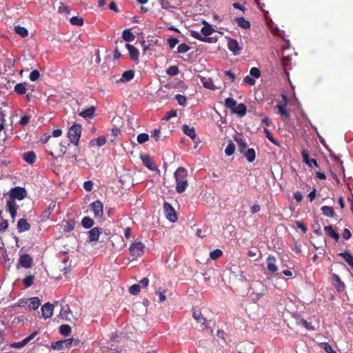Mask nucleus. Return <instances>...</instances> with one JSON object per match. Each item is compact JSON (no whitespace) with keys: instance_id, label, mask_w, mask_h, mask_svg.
<instances>
[{"instance_id":"nucleus-9","label":"nucleus","mask_w":353,"mask_h":353,"mask_svg":"<svg viewBox=\"0 0 353 353\" xmlns=\"http://www.w3.org/2000/svg\"><path fill=\"white\" fill-rule=\"evenodd\" d=\"M281 97H282V99H283V104H278L276 105V108L278 109L279 114L282 117H284L285 118H288V119L290 117V114H289L288 112L286 110V105H287V102H288V97L284 94H282Z\"/></svg>"},{"instance_id":"nucleus-35","label":"nucleus","mask_w":353,"mask_h":353,"mask_svg":"<svg viewBox=\"0 0 353 353\" xmlns=\"http://www.w3.org/2000/svg\"><path fill=\"white\" fill-rule=\"evenodd\" d=\"M81 225L85 229L91 228L94 225V221L89 216H84L81 220Z\"/></svg>"},{"instance_id":"nucleus-16","label":"nucleus","mask_w":353,"mask_h":353,"mask_svg":"<svg viewBox=\"0 0 353 353\" xmlns=\"http://www.w3.org/2000/svg\"><path fill=\"white\" fill-rule=\"evenodd\" d=\"M125 47L128 50L131 59L134 61H138L139 58V50L134 46L128 43L125 44Z\"/></svg>"},{"instance_id":"nucleus-56","label":"nucleus","mask_w":353,"mask_h":353,"mask_svg":"<svg viewBox=\"0 0 353 353\" xmlns=\"http://www.w3.org/2000/svg\"><path fill=\"white\" fill-rule=\"evenodd\" d=\"M190 48L186 43H181L177 47L179 53H185L190 50Z\"/></svg>"},{"instance_id":"nucleus-60","label":"nucleus","mask_w":353,"mask_h":353,"mask_svg":"<svg viewBox=\"0 0 353 353\" xmlns=\"http://www.w3.org/2000/svg\"><path fill=\"white\" fill-rule=\"evenodd\" d=\"M321 346L327 353H336L327 343H322Z\"/></svg>"},{"instance_id":"nucleus-3","label":"nucleus","mask_w":353,"mask_h":353,"mask_svg":"<svg viewBox=\"0 0 353 353\" xmlns=\"http://www.w3.org/2000/svg\"><path fill=\"white\" fill-rule=\"evenodd\" d=\"M26 195L27 192L25 188L17 186L10 189L9 198L14 200H22L26 196Z\"/></svg>"},{"instance_id":"nucleus-5","label":"nucleus","mask_w":353,"mask_h":353,"mask_svg":"<svg viewBox=\"0 0 353 353\" xmlns=\"http://www.w3.org/2000/svg\"><path fill=\"white\" fill-rule=\"evenodd\" d=\"M92 210L96 219H101L103 215V204L99 200L90 204Z\"/></svg>"},{"instance_id":"nucleus-59","label":"nucleus","mask_w":353,"mask_h":353,"mask_svg":"<svg viewBox=\"0 0 353 353\" xmlns=\"http://www.w3.org/2000/svg\"><path fill=\"white\" fill-rule=\"evenodd\" d=\"M40 77V73L37 70H32L29 76L30 80L32 81H37Z\"/></svg>"},{"instance_id":"nucleus-45","label":"nucleus","mask_w":353,"mask_h":353,"mask_svg":"<svg viewBox=\"0 0 353 353\" xmlns=\"http://www.w3.org/2000/svg\"><path fill=\"white\" fill-rule=\"evenodd\" d=\"M2 259L3 261L5 268L7 269H9L12 263L10 261V259L8 257L6 250H4L3 252L2 253Z\"/></svg>"},{"instance_id":"nucleus-28","label":"nucleus","mask_w":353,"mask_h":353,"mask_svg":"<svg viewBox=\"0 0 353 353\" xmlns=\"http://www.w3.org/2000/svg\"><path fill=\"white\" fill-rule=\"evenodd\" d=\"M134 77V71L133 70H126L122 74L120 81L122 82H128L131 81Z\"/></svg>"},{"instance_id":"nucleus-27","label":"nucleus","mask_w":353,"mask_h":353,"mask_svg":"<svg viewBox=\"0 0 353 353\" xmlns=\"http://www.w3.org/2000/svg\"><path fill=\"white\" fill-rule=\"evenodd\" d=\"M339 256H341L353 268V256L349 251L339 253Z\"/></svg>"},{"instance_id":"nucleus-54","label":"nucleus","mask_w":353,"mask_h":353,"mask_svg":"<svg viewBox=\"0 0 353 353\" xmlns=\"http://www.w3.org/2000/svg\"><path fill=\"white\" fill-rule=\"evenodd\" d=\"M74 227H75V223L74 221H69L68 222H66L65 226H64V232H70L71 231H72L74 229Z\"/></svg>"},{"instance_id":"nucleus-39","label":"nucleus","mask_w":353,"mask_h":353,"mask_svg":"<svg viewBox=\"0 0 353 353\" xmlns=\"http://www.w3.org/2000/svg\"><path fill=\"white\" fill-rule=\"evenodd\" d=\"M15 32L22 37H26L28 35V30L22 26H17L14 27Z\"/></svg>"},{"instance_id":"nucleus-14","label":"nucleus","mask_w":353,"mask_h":353,"mask_svg":"<svg viewBox=\"0 0 353 353\" xmlns=\"http://www.w3.org/2000/svg\"><path fill=\"white\" fill-rule=\"evenodd\" d=\"M53 305L50 303H45L41 307L42 316L45 319H49L53 314Z\"/></svg>"},{"instance_id":"nucleus-43","label":"nucleus","mask_w":353,"mask_h":353,"mask_svg":"<svg viewBox=\"0 0 353 353\" xmlns=\"http://www.w3.org/2000/svg\"><path fill=\"white\" fill-rule=\"evenodd\" d=\"M59 332L63 336H69L71 332V327L68 325H61L59 327Z\"/></svg>"},{"instance_id":"nucleus-62","label":"nucleus","mask_w":353,"mask_h":353,"mask_svg":"<svg viewBox=\"0 0 353 353\" xmlns=\"http://www.w3.org/2000/svg\"><path fill=\"white\" fill-rule=\"evenodd\" d=\"M168 43L170 48H174L176 45L179 43V39L174 37H172L168 39Z\"/></svg>"},{"instance_id":"nucleus-52","label":"nucleus","mask_w":353,"mask_h":353,"mask_svg":"<svg viewBox=\"0 0 353 353\" xmlns=\"http://www.w3.org/2000/svg\"><path fill=\"white\" fill-rule=\"evenodd\" d=\"M223 254V252L219 249H216L210 253V259L212 260H216L221 257Z\"/></svg>"},{"instance_id":"nucleus-40","label":"nucleus","mask_w":353,"mask_h":353,"mask_svg":"<svg viewBox=\"0 0 353 353\" xmlns=\"http://www.w3.org/2000/svg\"><path fill=\"white\" fill-rule=\"evenodd\" d=\"M235 141H236L237 145H238V150L241 153H243L245 151L246 148H247L246 143L240 137L236 138Z\"/></svg>"},{"instance_id":"nucleus-49","label":"nucleus","mask_w":353,"mask_h":353,"mask_svg":"<svg viewBox=\"0 0 353 353\" xmlns=\"http://www.w3.org/2000/svg\"><path fill=\"white\" fill-rule=\"evenodd\" d=\"M234 150H235L234 144L232 142L230 141V143H228V145H227V147L225 150V154L227 156H231L232 154H234Z\"/></svg>"},{"instance_id":"nucleus-11","label":"nucleus","mask_w":353,"mask_h":353,"mask_svg":"<svg viewBox=\"0 0 353 353\" xmlns=\"http://www.w3.org/2000/svg\"><path fill=\"white\" fill-rule=\"evenodd\" d=\"M33 260L28 254H22L19 260V264L25 268H30L32 265Z\"/></svg>"},{"instance_id":"nucleus-46","label":"nucleus","mask_w":353,"mask_h":353,"mask_svg":"<svg viewBox=\"0 0 353 353\" xmlns=\"http://www.w3.org/2000/svg\"><path fill=\"white\" fill-rule=\"evenodd\" d=\"M236 104V100H234L232 98H226L225 99V105L231 110V111L235 108V105Z\"/></svg>"},{"instance_id":"nucleus-21","label":"nucleus","mask_w":353,"mask_h":353,"mask_svg":"<svg viewBox=\"0 0 353 353\" xmlns=\"http://www.w3.org/2000/svg\"><path fill=\"white\" fill-rule=\"evenodd\" d=\"M30 228V225L26 219H21L17 223V230L19 232L28 231Z\"/></svg>"},{"instance_id":"nucleus-32","label":"nucleus","mask_w":353,"mask_h":353,"mask_svg":"<svg viewBox=\"0 0 353 353\" xmlns=\"http://www.w3.org/2000/svg\"><path fill=\"white\" fill-rule=\"evenodd\" d=\"M235 21L237 25L244 29H248L250 27V23L248 20H246L244 17H236L235 19Z\"/></svg>"},{"instance_id":"nucleus-4","label":"nucleus","mask_w":353,"mask_h":353,"mask_svg":"<svg viewBox=\"0 0 353 353\" xmlns=\"http://www.w3.org/2000/svg\"><path fill=\"white\" fill-rule=\"evenodd\" d=\"M163 211L166 218L171 222L174 223L177 220V216L174 208L168 202L163 203Z\"/></svg>"},{"instance_id":"nucleus-64","label":"nucleus","mask_w":353,"mask_h":353,"mask_svg":"<svg viewBox=\"0 0 353 353\" xmlns=\"http://www.w3.org/2000/svg\"><path fill=\"white\" fill-rule=\"evenodd\" d=\"M176 116V110H171L167 112L166 115L164 117V119L166 121L170 120V119Z\"/></svg>"},{"instance_id":"nucleus-37","label":"nucleus","mask_w":353,"mask_h":353,"mask_svg":"<svg viewBox=\"0 0 353 353\" xmlns=\"http://www.w3.org/2000/svg\"><path fill=\"white\" fill-rule=\"evenodd\" d=\"M14 92L20 95L25 94L26 92V83H17L14 88Z\"/></svg>"},{"instance_id":"nucleus-34","label":"nucleus","mask_w":353,"mask_h":353,"mask_svg":"<svg viewBox=\"0 0 353 353\" xmlns=\"http://www.w3.org/2000/svg\"><path fill=\"white\" fill-rule=\"evenodd\" d=\"M272 32L273 34L282 38L287 43L288 46H290V40L285 38V33L284 30H280L278 27H275L272 28Z\"/></svg>"},{"instance_id":"nucleus-44","label":"nucleus","mask_w":353,"mask_h":353,"mask_svg":"<svg viewBox=\"0 0 353 353\" xmlns=\"http://www.w3.org/2000/svg\"><path fill=\"white\" fill-rule=\"evenodd\" d=\"M70 22L72 25L81 26L83 25V19L79 17H72L70 19Z\"/></svg>"},{"instance_id":"nucleus-48","label":"nucleus","mask_w":353,"mask_h":353,"mask_svg":"<svg viewBox=\"0 0 353 353\" xmlns=\"http://www.w3.org/2000/svg\"><path fill=\"white\" fill-rule=\"evenodd\" d=\"M34 279V275H29V276H27L26 278H24L23 283V285H25V287L26 288L30 287L33 284Z\"/></svg>"},{"instance_id":"nucleus-50","label":"nucleus","mask_w":353,"mask_h":353,"mask_svg":"<svg viewBox=\"0 0 353 353\" xmlns=\"http://www.w3.org/2000/svg\"><path fill=\"white\" fill-rule=\"evenodd\" d=\"M263 131L265 134V137L271 143L276 145H279V142L273 137L269 130H268L267 128H264Z\"/></svg>"},{"instance_id":"nucleus-31","label":"nucleus","mask_w":353,"mask_h":353,"mask_svg":"<svg viewBox=\"0 0 353 353\" xmlns=\"http://www.w3.org/2000/svg\"><path fill=\"white\" fill-rule=\"evenodd\" d=\"M201 81L205 88L210 90H215L216 86L214 85L212 80L210 78L202 77Z\"/></svg>"},{"instance_id":"nucleus-33","label":"nucleus","mask_w":353,"mask_h":353,"mask_svg":"<svg viewBox=\"0 0 353 353\" xmlns=\"http://www.w3.org/2000/svg\"><path fill=\"white\" fill-rule=\"evenodd\" d=\"M23 160L28 163L32 164L36 159V155L33 152H27L23 154Z\"/></svg>"},{"instance_id":"nucleus-57","label":"nucleus","mask_w":353,"mask_h":353,"mask_svg":"<svg viewBox=\"0 0 353 353\" xmlns=\"http://www.w3.org/2000/svg\"><path fill=\"white\" fill-rule=\"evenodd\" d=\"M250 74L254 78H259L261 76V72L259 68L252 67L250 70Z\"/></svg>"},{"instance_id":"nucleus-47","label":"nucleus","mask_w":353,"mask_h":353,"mask_svg":"<svg viewBox=\"0 0 353 353\" xmlns=\"http://www.w3.org/2000/svg\"><path fill=\"white\" fill-rule=\"evenodd\" d=\"M79 153V149L77 146H75L74 150L68 152V155L70 156V162L74 163L77 161V158Z\"/></svg>"},{"instance_id":"nucleus-26","label":"nucleus","mask_w":353,"mask_h":353,"mask_svg":"<svg viewBox=\"0 0 353 353\" xmlns=\"http://www.w3.org/2000/svg\"><path fill=\"white\" fill-rule=\"evenodd\" d=\"M190 34L192 37L196 39L201 41L210 43L211 42V38L210 37H203L201 34L196 30H190Z\"/></svg>"},{"instance_id":"nucleus-10","label":"nucleus","mask_w":353,"mask_h":353,"mask_svg":"<svg viewBox=\"0 0 353 353\" xmlns=\"http://www.w3.org/2000/svg\"><path fill=\"white\" fill-rule=\"evenodd\" d=\"M276 259L275 256L272 255H269L268 256L266 259L267 269L272 274H274L278 271V267L276 265Z\"/></svg>"},{"instance_id":"nucleus-36","label":"nucleus","mask_w":353,"mask_h":353,"mask_svg":"<svg viewBox=\"0 0 353 353\" xmlns=\"http://www.w3.org/2000/svg\"><path fill=\"white\" fill-rule=\"evenodd\" d=\"M244 155L249 162H253L256 158L255 150L253 148H249L244 152Z\"/></svg>"},{"instance_id":"nucleus-8","label":"nucleus","mask_w":353,"mask_h":353,"mask_svg":"<svg viewBox=\"0 0 353 353\" xmlns=\"http://www.w3.org/2000/svg\"><path fill=\"white\" fill-rule=\"evenodd\" d=\"M228 48L234 55L239 54L242 50L239 42L236 39L231 38L228 39Z\"/></svg>"},{"instance_id":"nucleus-29","label":"nucleus","mask_w":353,"mask_h":353,"mask_svg":"<svg viewBox=\"0 0 353 353\" xmlns=\"http://www.w3.org/2000/svg\"><path fill=\"white\" fill-rule=\"evenodd\" d=\"M194 319L199 323H201L202 325H204L203 328H206L205 325L206 319L203 317L201 312L194 310L192 314Z\"/></svg>"},{"instance_id":"nucleus-19","label":"nucleus","mask_w":353,"mask_h":353,"mask_svg":"<svg viewBox=\"0 0 353 353\" xmlns=\"http://www.w3.org/2000/svg\"><path fill=\"white\" fill-rule=\"evenodd\" d=\"M232 112L239 117H243L246 114L247 108L243 103L236 104L235 108H234Z\"/></svg>"},{"instance_id":"nucleus-20","label":"nucleus","mask_w":353,"mask_h":353,"mask_svg":"<svg viewBox=\"0 0 353 353\" xmlns=\"http://www.w3.org/2000/svg\"><path fill=\"white\" fill-rule=\"evenodd\" d=\"M26 304L32 310H37L41 305L40 300L38 297H33L26 299Z\"/></svg>"},{"instance_id":"nucleus-58","label":"nucleus","mask_w":353,"mask_h":353,"mask_svg":"<svg viewBox=\"0 0 353 353\" xmlns=\"http://www.w3.org/2000/svg\"><path fill=\"white\" fill-rule=\"evenodd\" d=\"M129 292L131 294L136 295L140 292V285L139 284H134L129 288Z\"/></svg>"},{"instance_id":"nucleus-41","label":"nucleus","mask_w":353,"mask_h":353,"mask_svg":"<svg viewBox=\"0 0 353 353\" xmlns=\"http://www.w3.org/2000/svg\"><path fill=\"white\" fill-rule=\"evenodd\" d=\"M71 312V310L68 306V305H65L61 307V312H60V316L62 319H65L66 320H68V314Z\"/></svg>"},{"instance_id":"nucleus-25","label":"nucleus","mask_w":353,"mask_h":353,"mask_svg":"<svg viewBox=\"0 0 353 353\" xmlns=\"http://www.w3.org/2000/svg\"><path fill=\"white\" fill-rule=\"evenodd\" d=\"M94 112L95 108L94 106H91L80 112L79 115L85 119H91L93 117Z\"/></svg>"},{"instance_id":"nucleus-61","label":"nucleus","mask_w":353,"mask_h":353,"mask_svg":"<svg viewBox=\"0 0 353 353\" xmlns=\"http://www.w3.org/2000/svg\"><path fill=\"white\" fill-rule=\"evenodd\" d=\"M243 82L249 85H254L256 83L254 77L249 75L244 77Z\"/></svg>"},{"instance_id":"nucleus-18","label":"nucleus","mask_w":353,"mask_h":353,"mask_svg":"<svg viewBox=\"0 0 353 353\" xmlns=\"http://www.w3.org/2000/svg\"><path fill=\"white\" fill-rule=\"evenodd\" d=\"M99 234H100L99 228H92L88 232V236L87 241H88V242L97 241L99 240Z\"/></svg>"},{"instance_id":"nucleus-42","label":"nucleus","mask_w":353,"mask_h":353,"mask_svg":"<svg viewBox=\"0 0 353 353\" xmlns=\"http://www.w3.org/2000/svg\"><path fill=\"white\" fill-rule=\"evenodd\" d=\"M6 207L8 208V210H18V205L17 204L14 199L9 198V199L7 201Z\"/></svg>"},{"instance_id":"nucleus-2","label":"nucleus","mask_w":353,"mask_h":353,"mask_svg":"<svg viewBox=\"0 0 353 353\" xmlns=\"http://www.w3.org/2000/svg\"><path fill=\"white\" fill-rule=\"evenodd\" d=\"M81 134V125L79 124L72 125L68 132V137L74 146H78L79 141Z\"/></svg>"},{"instance_id":"nucleus-53","label":"nucleus","mask_w":353,"mask_h":353,"mask_svg":"<svg viewBox=\"0 0 353 353\" xmlns=\"http://www.w3.org/2000/svg\"><path fill=\"white\" fill-rule=\"evenodd\" d=\"M149 139V135L146 133H141L137 136V142L140 144L144 143Z\"/></svg>"},{"instance_id":"nucleus-15","label":"nucleus","mask_w":353,"mask_h":353,"mask_svg":"<svg viewBox=\"0 0 353 353\" xmlns=\"http://www.w3.org/2000/svg\"><path fill=\"white\" fill-rule=\"evenodd\" d=\"M301 154L303 162L310 168H312L313 166H319L317 161L314 159H310L309 154L306 151L303 150Z\"/></svg>"},{"instance_id":"nucleus-12","label":"nucleus","mask_w":353,"mask_h":353,"mask_svg":"<svg viewBox=\"0 0 353 353\" xmlns=\"http://www.w3.org/2000/svg\"><path fill=\"white\" fill-rule=\"evenodd\" d=\"M332 282L333 285L335 287L339 292H342L345 290V284L341 280L339 275L333 274L332 276Z\"/></svg>"},{"instance_id":"nucleus-23","label":"nucleus","mask_w":353,"mask_h":353,"mask_svg":"<svg viewBox=\"0 0 353 353\" xmlns=\"http://www.w3.org/2000/svg\"><path fill=\"white\" fill-rule=\"evenodd\" d=\"M183 132L188 136L192 141H194L196 137L195 130L194 128H190L188 125H184L182 127Z\"/></svg>"},{"instance_id":"nucleus-7","label":"nucleus","mask_w":353,"mask_h":353,"mask_svg":"<svg viewBox=\"0 0 353 353\" xmlns=\"http://www.w3.org/2000/svg\"><path fill=\"white\" fill-rule=\"evenodd\" d=\"M144 245L141 242H135L130 246V251L133 256H140L143 253Z\"/></svg>"},{"instance_id":"nucleus-63","label":"nucleus","mask_w":353,"mask_h":353,"mask_svg":"<svg viewBox=\"0 0 353 353\" xmlns=\"http://www.w3.org/2000/svg\"><path fill=\"white\" fill-rule=\"evenodd\" d=\"M30 117L28 115L23 116L19 121V125L25 126L30 122Z\"/></svg>"},{"instance_id":"nucleus-22","label":"nucleus","mask_w":353,"mask_h":353,"mask_svg":"<svg viewBox=\"0 0 353 353\" xmlns=\"http://www.w3.org/2000/svg\"><path fill=\"white\" fill-rule=\"evenodd\" d=\"M204 26L202 27L201 30V32L202 34L204 35L203 37H208L210 35H211L214 32V30L212 28V27L206 21L203 22Z\"/></svg>"},{"instance_id":"nucleus-24","label":"nucleus","mask_w":353,"mask_h":353,"mask_svg":"<svg viewBox=\"0 0 353 353\" xmlns=\"http://www.w3.org/2000/svg\"><path fill=\"white\" fill-rule=\"evenodd\" d=\"M324 230L327 234V235H329L331 238L334 239L335 241H339V234L334 230L332 225L325 226L324 228Z\"/></svg>"},{"instance_id":"nucleus-30","label":"nucleus","mask_w":353,"mask_h":353,"mask_svg":"<svg viewBox=\"0 0 353 353\" xmlns=\"http://www.w3.org/2000/svg\"><path fill=\"white\" fill-rule=\"evenodd\" d=\"M122 38L127 42H131L134 40L135 36L130 29H125L122 32Z\"/></svg>"},{"instance_id":"nucleus-17","label":"nucleus","mask_w":353,"mask_h":353,"mask_svg":"<svg viewBox=\"0 0 353 353\" xmlns=\"http://www.w3.org/2000/svg\"><path fill=\"white\" fill-rule=\"evenodd\" d=\"M141 159L142 161L143 164L148 168L150 170H157V167L154 165L153 162L152 161L150 157L148 154L141 155Z\"/></svg>"},{"instance_id":"nucleus-6","label":"nucleus","mask_w":353,"mask_h":353,"mask_svg":"<svg viewBox=\"0 0 353 353\" xmlns=\"http://www.w3.org/2000/svg\"><path fill=\"white\" fill-rule=\"evenodd\" d=\"M39 331H34L26 338L19 342H13L10 344V346L14 348H21L27 345L30 341H32L37 334Z\"/></svg>"},{"instance_id":"nucleus-13","label":"nucleus","mask_w":353,"mask_h":353,"mask_svg":"<svg viewBox=\"0 0 353 353\" xmlns=\"http://www.w3.org/2000/svg\"><path fill=\"white\" fill-rule=\"evenodd\" d=\"M72 343V339H65L57 341L56 342H53L51 344V347L53 350H63L64 347H68Z\"/></svg>"},{"instance_id":"nucleus-55","label":"nucleus","mask_w":353,"mask_h":353,"mask_svg":"<svg viewBox=\"0 0 353 353\" xmlns=\"http://www.w3.org/2000/svg\"><path fill=\"white\" fill-rule=\"evenodd\" d=\"M175 99L177 101L178 103L181 106H185L186 104V97L181 94H176Z\"/></svg>"},{"instance_id":"nucleus-1","label":"nucleus","mask_w":353,"mask_h":353,"mask_svg":"<svg viewBox=\"0 0 353 353\" xmlns=\"http://www.w3.org/2000/svg\"><path fill=\"white\" fill-rule=\"evenodd\" d=\"M188 171L184 168H179L174 172V179L176 181V191L181 194L185 192L188 187L187 181Z\"/></svg>"},{"instance_id":"nucleus-51","label":"nucleus","mask_w":353,"mask_h":353,"mask_svg":"<svg viewBox=\"0 0 353 353\" xmlns=\"http://www.w3.org/2000/svg\"><path fill=\"white\" fill-rule=\"evenodd\" d=\"M167 74L170 76H176L179 74V68L176 65H172L167 69Z\"/></svg>"},{"instance_id":"nucleus-38","label":"nucleus","mask_w":353,"mask_h":353,"mask_svg":"<svg viewBox=\"0 0 353 353\" xmlns=\"http://www.w3.org/2000/svg\"><path fill=\"white\" fill-rule=\"evenodd\" d=\"M322 214L327 217H333L334 214V210L332 207L323 205L321 208Z\"/></svg>"}]
</instances>
